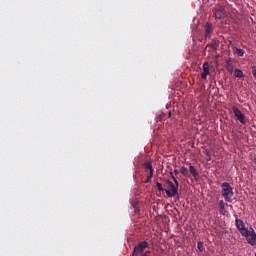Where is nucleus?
Instances as JSON below:
<instances>
[{
	"label": "nucleus",
	"mask_w": 256,
	"mask_h": 256,
	"mask_svg": "<svg viewBox=\"0 0 256 256\" xmlns=\"http://www.w3.org/2000/svg\"><path fill=\"white\" fill-rule=\"evenodd\" d=\"M170 176L174 183L171 180H166V185L168 188L165 189V193L167 197H177L179 195V181L173 172H170Z\"/></svg>",
	"instance_id": "f257e3e1"
},
{
	"label": "nucleus",
	"mask_w": 256,
	"mask_h": 256,
	"mask_svg": "<svg viewBox=\"0 0 256 256\" xmlns=\"http://www.w3.org/2000/svg\"><path fill=\"white\" fill-rule=\"evenodd\" d=\"M221 189L222 197H224L227 203H231L234 195L233 187H231V184H229L228 182H223L221 185Z\"/></svg>",
	"instance_id": "f03ea898"
},
{
	"label": "nucleus",
	"mask_w": 256,
	"mask_h": 256,
	"mask_svg": "<svg viewBox=\"0 0 256 256\" xmlns=\"http://www.w3.org/2000/svg\"><path fill=\"white\" fill-rule=\"evenodd\" d=\"M149 247V243L147 241H142L138 245L134 247L132 256H139L145 252V249Z\"/></svg>",
	"instance_id": "7ed1b4c3"
},
{
	"label": "nucleus",
	"mask_w": 256,
	"mask_h": 256,
	"mask_svg": "<svg viewBox=\"0 0 256 256\" xmlns=\"http://www.w3.org/2000/svg\"><path fill=\"white\" fill-rule=\"evenodd\" d=\"M242 237H246V241L249 243V245H256V233L253 228L247 230V233L245 235H242Z\"/></svg>",
	"instance_id": "20e7f679"
},
{
	"label": "nucleus",
	"mask_w": 256,
	"mask_h": 256,
	"mask_svg": "<svg viewBox=\"0 0 256 256\" xmlns=\"http://www.w3.org/2000/svg\"><path fill=\"white\" fill-rule=\"evenodd\" d=\"M232 110L236 119H238V121L242 123V125H245V114L241 112V110L237 108V106H233Z\"/></svg>",
	"instance_id": "39448f33"
},
{
	"label": "nucleus",
	"mask_w": 256,
	"mask_h": 256,
	"mask_svg": "<svg viewBox=\"0 0 256 256\" xmlns=\"http://www.w3.org/2000/svg\"><path fill=\"white\" fill-rule=\"evenodd\" d=\"M225 8L223 6L218 5L214 8V17L215 19H225Z\"/></svg>",
	"instance_id": "423d86ee"
},
{
	"label": "nucleus",
	"mask_w": 256,
	"mask_h": 256,
	"mask_svg": "<svg viewBox=\"0 0 256 256\" xmlns=\"http://www.w3.org/2000/svg\"><path fill=\"white\" fill-rule=\"evenodd\" d=\"M236 227L238 231L241 233V235H247V227H245V223L241 219H236Z\"/></svg>",
	"instance_id": "0eeeda50"
},
{
	"label": "nucleus",
	"mask_w": 256,
	"mask_h": 256,
	"mask_svg": "<svg viewBox=\"0 0 256 256\" xmlns=\"http://www.w3.org/2000/svg\"><path fill=\"white\" fill-rule=\"evenodd\" d=\"M211 33H213V24L207 22L205 24V39H211Z\"/></svg>",
	"instance_id": "6e6552de"
},
{
	"label": "nucleus",
	"mask_w": 256,
	"mask_h": 256,
	"mask_svg": "<svg viewBox=\"0 0 256 256\" xmlns=\"http://www.w3.org/2000/svg\"><path fill=\"white\" fill-rule=\"evenodd\" d=\"M202 69H203V72L201 73V77L205 81L207 79V75H209V73H210V71H209V63L204 62L203 65H202Z\"/></svg>",
	"instance_id": "1a4fd4ad"
},
{
	"label": "nucleus",
	"mask_w": 256,
	"mask_h": 256,
	"mask_svg": "<svg viewBox=\"0 0 256 256\" xmlns=\"http://www.w3.org/2000/svg\"><path fill=\"white\" fill-rule=\"evenodd\" d=\"M144 169L149 171V177H153V164H151V161L144 163Z\"/></svg>",
	"instance_id": "9d476101"
},
{
	"label": "nucleus",
	"mask_w": 256,
	"mask_h": 256,
	"mask_svg": "<svg viewBox=\"0 0 256 256\" xmlns=\"http://www.w3.org/2000/svg\"><path fill=\"white\" fill-rule=\"evenodd\" d=\"M219 43H220L219 40L213 39L210 44L206 45V47H211V49H213L214 51H217V49H219Z\"/></svg>",
	"instance_id": "9b49d317"
},
{
	"label": "nucleus",
	"mask_w": 256,
	"mask_h": 256,
	"mask_svg": "<svg viewBox=\"0 0 256 256\" xmlns=\"http://www.w3.org/2000/svg\"><path fill=\"white\" fill-rule=\"evenodd\" d=\"M234 54L238 55V57H243V55H245V51L241 48H237L235 46L232 47Z\"/></svg>",
	"instance_id": "f8f14e48"
},
{
	"label": "nucleus",
	"mask_w": 256,
	"mask_h": 256,
	"mask_svg": "<svg viewBox=\"0 0 256 256\" xmlns=\"http://www.w3.org/2000/svg\"><path fill=\"white\" fill-rule=\"evenodd\" d=\"M218 209H219L220 215H225V202L223 200L219 201Z\"/></svg>",
	"instance_id": "ddd939ff"
},
{
	"label": "nucleus",
	"mask_w": 256,
	"mask_h": 256,
	"mask_svg": "<svg viewBox=\"0 0 256 256\" xmlns=\"http://www.w3.org/2000/svg\"><path fill=\"white\" fill-rule=\"evenodd\" d=\"M189 172L191 173L192 177H194V179H197V177H199V173L197 172V169L194 168L193 165L189 166Z\"/></svg>",
	"instance_id": "4468645a"
},
{
	"label": "nucleus",
	"mask_w": 256,
	"mask_h": 256,
	"mask_svg": "<svg viewBox=\"0 0 256 256\" xmlns=\"http://www.w3.org/2000/svg\"><path fill=\"white\" fill-rule=\"evenodd\" d=\"M234 75H235V77H238V79H243V77H245V74L243 73V70H240L238 68H236L234 70Z\"/></svg>",
	"instance_id": "2eb2a0df"
},
{
	"label": "nucleus",
	"mask_w": 256,
	"mask_h": 256,
	"mask_svg": "<svg viewBox=\"0 0 256 256\" xmlns=\"http://www.w3.org/2000/svg\"><path fill=\"white\" fill-rule=\"evenodd\" d=\"M197 249L200 251V253H203L205 251V246H203V242H198Z\"/></svg>",
	"instance_id": "dca6fc26"
},
{
	"label": "nucleus",
	"mask_w": 256,
	"mask_h": 256,
	"mask_svg": "<svg viewBox=\"0 0 256 256\" xmlns=\"http://www.w3.org/2000/svg\"><path fill=\"white\" fill-rule=\"evenodd\" d=\"M180 173L184 176L187 177L189 175V171L183 166L180 168Z\"/></svg>",
	"instance_id": "f3484780"
},
{
	"label": "nucleus",
	"mask_w": 256,
	"mask_h": 256,
	"mask_svg": "<svg viewBox=\"0 0 256 256\" xmlns=\"http://www.w3.org/2000/svg\"><path fill=\"white\" fill-rule=\"evenodd\" d=\"M156 186H157L158 191H165V188H163V184H161L160 182H157Z\"/></svg>",
	"instance_id": "a211bd4d"
},
{
	"label": "nucleus",
	"mask_w": 256,
	"mask_h": 256,
	"mask_svg": "<svg viewBox=\"0 0 256 256\" xmlns=\"http://www.w3.org/2000/svg\"><path fill=\"white\" fill-rule=\"evenodd\" d=\"M226 63H227L228 69H229V67H231V68L233 67V65L231 64V60H230V59H229V60H227V62H226Z\"/></svg>",
	"instance_id": "6ab92c4d"
},
{
	"label": "nucleus",
	"mask_w": 256,
	"mask_h": 256,
	"mask_svg": "<svg viewBox=\"0 0 256 256\" xmlns=\"http://www.w3.org/2000/svg\"><path fill=\"white\" fill-rule=\"evenodd\" d=\"M206 155H207V161H211V153L206 152Z\"/></svg>",
	"instance_id": "aec40b11"
},
{
	"label": "nucleus",
	"mask_w": 256,
	"mask_h": 256,
	"mask_svg": "<svg viewBox=\"0 0 256 256\" xmlns=\"http://www.w3.org/2000/svg\"><path fill=\"white\" fill-rule=\"evenodd\" d=\"M153 177H149V175L147 176V178L145 179L144 183H149V181H151Z\"/></svg>",
	"instance_id": "412c9836"
},
{
	"label": "nucleus",
	"mask_w": 256,
	"mask_h": 256,
	"mask_svg": "<svg viewBox=\"0 0 256 256\" xmlns=\"http://www.w3.org/2000/svg\"><path fill=\"white\" fill-rule=\"evenodd\" d=\"M174 175H179V170L175 169L174 170Z\"/></svg>",
	"instance_id": "4be33fe9"
},
{
	"label": "nucleus",
	"mask_w": 256,
	"mask_h": 256,
	"mask_svg": "<svg viewBox=\"0 0 256 256\" xmlns=\"http://www.w3.org/2000/svg\"><path fill=\"white\" fill-rule=\"evenodd\" d=\"M140 255H141V256H148L147 253H145V252L142 253V254H140Z\"/></svg>",
	"instance_id": "5701e85b"
},
{
	"label": "nucleus",
	"mask_w": 256,
	"mask_h": 256,
	"mask_svg": "<svg viewBox=\"0 0 256 256\" xmlns=\"http://www.w3.org/2000/svg\"><path fill=\"white\" fill-rule=\"evenodd\" d=\"M144 253H146V255H149V253H151L150 251H147V252H144Z\"/></svg>",
	"instance_id": "b1692460"
},
{
	"label": "nucleus",
	"mask_w": 256,
	"mask_h": 256,
	"mask_svg": "<svg viewBox=\"0 0 256 256\" xmlns=\"http://www.w3.org/2000/svg\"><path fill=\"white\" fill-rule=\"evenodd\" d=\"M169 116L168 117H171V112H169V114H168Z\"/></svg>",
	"instance_id": "393cba45"
}]
</instances>
